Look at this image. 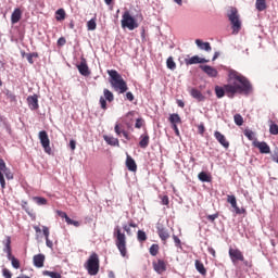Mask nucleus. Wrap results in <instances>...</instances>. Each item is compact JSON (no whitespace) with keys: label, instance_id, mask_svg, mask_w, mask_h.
I'll return each instance as SVG.
<instances>
[{"label":"nucleus","instance_id":"nucleus-31","mask_svg":"<svg viewBox=\"0 0 278 278\" xmlns=\"http://www.w3.org/2000/svg\"><path fill=\"white\" fill-rule=\"evenodd\" d=\"M255 8L258 12H264L267 8L266 0H256Z\"/></svg>","mask_w":278,"mask_h":278},{"label":"nucleus","instance_id":"nucleus-59","mask_svg":"<svg viewBox=\"0 0 278 278\" xmlns=\"http://www.w3.org/2000/svg\"><path fill=\"white\" fill-rule=\"evenodd\" d=\"M46 245L48 247V249H53V241H51L49 238L46 239Z\"/></svg>","mask_w":278,"mask_h":278},{"label":"nucleus","instance_id":"nucleus-33","mask_svg":"<svg viewBox=\"0 0 278 278\" xmlns=\"http://www.w3.org/2000/svg\"><path fill=\"white\" fill-rule=\"evenodd\" d=\"M22 56L26 58L29 64H34V58H38V52L23 53Z\"/></svg>","mask_w":278,"mask_h":278},{"label":"nucleus","instance_id":"nucleus-14","mask_svg":"<svg viewBox=\"0 0 278 278\" xmlns=\"http://www.w3.org/2000/svg\"><path fill=\"white\" fill-rule=\"evenodd\" d=\"M152 266L157 275L166 273V262H164V260H157V262H153Z\"/></svg>","mask_w":278,"mask_h":278},{"label":"nucleus","instance_id":"nucleus-27","mask_svg":"<svg viewBox=\"0 0 278 278\" xmlns=\"http://www.w3.org/2000/svg\"><path fill=\"white\" fill-rule=\"evenodd\" d=\"M195 45L204 51H212V46L210 45V42H203L201 39H197Z\"/></svg>","mask_w":278,"mask_h":278},{"label":"nucleus","instance_id":"nucleus-28","mask_svg":"<svg viewBox=\"0 0 278 278\" xmlns=\"http://www.w3.org/2000/svg\"><path fill=\"white\" fill-rule=\"evenodd\" d=\"M226 87L227 85H224V87H220V86L215 87V94L217 99H223V97H225V93H227Z\"/></svg>","mask_w":278,"mask_h":278},{"label":"nucleus","instance_id":"nucleus-13","mask_svg":"<svg viewBox=\"0 0 278 278\" xmlns=\"http://www.w3.org/2000/svg\"><path fill=\"white\" fill-rule=\"evenodd\" d=\"M156 231H157L159 238H161L163 242H166L170 238L168 230L164 228V225L162 224L156 225Z\"/></svg>","mask_w":278,"mask_h":278},{"label":"nucleus","instance_id":"nucleus-10","mask_svg":"<svg viewBox=\"0 0 278 278\" xmlns=\"http://www.w3.org/2000/svg\"><path fill=\"white\" fill-rule=\"evenodd\" d=\"M228 255L233 264V266H238V262H244V254L240 249L230 248L228 251Z\"/></svg>","mask_w":278,"mask_h":278},{"label":"nucleus","instance_id":"nucleus-61","mask_svg":"<svg viewBox=\"0 0 278 278\" xmlns=\"http://www.w3.org/2000/svg\"><path fill=\"white\" fill-rule=\"evenodd\" d=\"M76 146H77V142H75V140L70 141V148L72 149V151H75Z\"/></svg>","mask_w":278,"mask_h":278},{"label":"nucleus","instance_id":"nucleus-24","mask_svg":"<svg viewBox=\"0 0 278 278\" xmlns=\"http://www.w3.org/2000/svg\"><path fill=\"white\" fill-rule=\"evenodd\" d=\"M22 16H23V11H21V9H15L11 15L12 25H16V23L21 21Z\"/></svg>","mask_w":278,"mask_h":278},{"label":"nucleus","instance_id":"nucleus-34","mask_svg":"<svg viewBox=\"0 0 278 278\" xmlns=\"http://www.w3.org/2000/svg\"><path fill=\"white\" fill-rule=\"evenodd\" d=\"M42 275L45 277H51V278H62V275L58 271H50V270H43Z\"/></svg>","mask_w":278,"mask_h":278},{"label":"nucleus","instance_id":"nucleus-63","mask_svg":"<svg viewBox=\"0 0 278 278\" xmlns=\"http://www.w3.org/2000/svg\"><path fill=\"white\" fill-rule=\"evenodd\" d=\"M207 251L211 255H213V257H216V250H214V248H208Z\"/></svg>","mask_w":278,"mask_h":278},{"label":"nucleus","instance_id":"nucleus-7","mask_svg":"<svg viewBox=\"0 0 278 278\" xmlns=\"http://www.w3.org/2000/svg\"><path fill=\"white\" fill-rule=\"evenodd\" d=\"M121 23L123 29L127 28L130 31H134V29H138V22L134 16H131V13H129V11L124 12Z\"/></svg>","mask_w":278,"mask_h":278},{"label":"nucleus","instance_id":"nucleus-51","mask_svg":"<svg viewBox=\"0 0 278 278\" xmlns=\"http://www.w3.org/2000/svg\"><path fill=\"white\" fill-rule=\"evenodd\" d=\"M64 45H66V38L60 37V38L58 39V46H59V47H64Z\"/></svg>","mask_w":278,"mask_h":278},{"label":"nucleus","instance_id":"nucleus-2","mask_svg":"<svg viewBox=\"0 0 278 278\" xmlns=\"http://www.w3.org/2000/svg\"><path fill=\"white\" fill-rule=\"evenodd\" d=\"M108 75L110 76V84L115 92L119 94H125L129 87H127V81L123 78V76L116 72V70H109Z\"/></svg>","mask_w":278,"mask_h":278},{"label":"nucleus","instance_id":"nucleus-12","mask_svg":"<svg viewBox=\"0 0 278 278\" xmlns=\"http://www.w3.org/2000/svg\"><path fill=\"white\" fill-rule=\"evenodd\" d=\"M26 101L29 110H31L33 112L40 108V105L38 104V94L36 93L33 96H28Z\"/></svg>","mask_w":278,"mask_h":278},{"label":"nucleus","instance_id":"nucleus-25","mask_svg":"<svg viewBox=\"0 0 278 278\" xmlns=\"http://www.w3.org/2000/svg\"><path fill=\"white\" fill-rule=\"evenodd\" d=\"M103 138L106 144H110V147H121V142L118 141V138L108 136V135H104Z\"/></svg>","mask_w":278,"mask_h":278},{"label":"nucleus","instance_id":"nucleus-46","mask_svg":"<svg viewBox=\"0 0 278 278\" xmlns=\"http://www.w3.org/2000/svg\"><path fill=\"white\" fill-rule=\"evenodd\" d=\"M2 276L4 278H12V271H10V269H8V268H3L2 269Z\"/></svg>","mask_w":278,"mask_h":278},{"label":"nucleus","instance_id":"nucleus-58","mask_svg":"<svg viewBox=\"0 0 278 278\" xmlns=\"http://www.w3.org/2000/svg\"><path fill=\"white\" fill-rule=\"evenodd\" d=\"M126 99H127L128 101H134V99H135L134 93H131V91H128V92L126 93Z\"/></svg>","mask_w":278,"mask_h":278},{"label":"nucleus","instance_id":"nucleus-32","mask_svg":"<svg viewBox=\"0 0 278 278\" xmlns=\"http://www.w3.org/2000/svg\"><path fill=\"white\" fill-rule=\"evenodd\" d=\"M198 179H200V181H204V182H207L210 184V181H212V176H210L207 173L205 172H201L199 175H198Z\"/></svg>","mask_w":278,"mask_h":278},{"label":"nucleus","instance_id":"nucleus-36","mask_svg":"<svg viewBox=\"0 0 278 278\" xmlns=\"http://www.w3.org/2000/svg\"><path fill=\"white\" fill-rule=\"evenodd\" d=\"M166 65H167V68H169V71H175V68H177V63H175V60H173V56H169L167 59Z\"/></svg>","mask_w":278,"mask_h":278},{"label":"nucleus","instance_id":"nucleus-38","mask_svg":"<svg viewBox=\"0 0 278 278\" xmlns=\"http://www.w3.org/2000/svg\"><path fill=\"white\" fill-rule=\"evenodd\" d=\"M87 28L89 31H94V29H97V20L91 18L89 22H87Z\"/></svg>","mask_w":278,"mask_h":278},{"label":"nucleus","instance_id":"nucleus-29","mask_svg":"<svg viewBox=\"0 0 278 278\" xmlns=\"http://www.w3.org/2000/svg\"><path fill=\"white\" fill-rule=\"evenodd\" d=\"M149 140H150V137H149L148 134L141 135L140 136V141H139V147L141 149H147V147H149Z\"/></svg>","mask_w":278,"mask_h":278},{"label":"nucleus","instance_id":"nucleus-30","mask_svg":"<svg viewBox=\"0 0 278 278\" xmlns=\"http://www.w3.org/2000/svg\"><path fill=\"white\" fill-rule=\"evenodd\" d=\"M170 125H181V117L177 113H173L169 115Z\"/></svg>","mask_w":278,"mask_h":278},{"label":"nucleus","instance_id":"nucleus-54","mask_svg":"<svg viewBox=\"0 0 278 278\" xmlns=\"http://www.w3.org/2000/svg\"><path fill=\"white\" fill-rule=\"evenodd\" d=\"M123 229H124V231H126L127 236H131V227L130 226L124 225Z\"/></svg>","mask_w":278,"mask_h":278},{"label":"nucleus","instance_id":"nucleus-16","mask_svg":"<svg viewBox=\"0 0 278 278\" xmlns=\"http://www.w3.org/2000/svg\"><path fill=\"white\" fill-rule=\"evenodd\" d=\"M0 173H3L7 179H14V174L8 168V165H5V161L3 159H0Z\"/></svg>","mask_w":278,"mask_h":278},{"label":"nucleus","instance_id":"nucleus-41","mask_svg":"<svg viewBox=\"0 0 278 278\" xmlns=\"http://www.w3.org/2000/svg\"><path fill=\"white\" fill-rule=\"evenodd\" d=\"M233 118H235L236 125H238L239 127H242V125H244V118L242 117V115L236 114Z\"/></svg>","mask_w":278,"mask_h":278},{"label":"nucleus","instance_id":"nucleus-56","mask_svg":"<svg viewBox=\"0 0 278 278\" xmlns=\"http://www.w3.org/2000/svg\"><path fill=\"white\" fill-rule=\"evenodd\" d=\"M198 131H199V134H201V136H203V134H205V126L203 124L198 126Z\"/></svg>","mask_w":278,"mask_h":278},{"label":"nucleus","instance_id":"nucleus-55","mask_svg":"<svg viewBox=\"0 0 278 278\" xmlns=\"http://www.w3.org/2000/svg\"><path fill=\"white\" fill-rule=\"evenodd\" d=\"M22 207H23V210H25L26 214L31 216V212L29 211V207H27V202H23Z\"/></svg>","mask_w":278,"mask_h":278},{"label":"nucleus","instance_id":"nucleus-44","mask_svg":"<svg viewBox=\"0 0 278 278\" xmlns=\"http://www.w3.org/2000/svg\"><path fill=\"white\" fill-rule=\"evenodd\" d=\"M160 199H161L162 205H169L170 200H168V195H161Z\"/></svg>","mask_w":278,"mask_h":278},{"label":"nucleus","instance_id":"nucleus-50","mask_svg":"<svg viewBox=\"0 0 278 278\" xmlns=\"http://www.w3.org/2000/svg\"><path fill=\"white\" fill-rule=\"evenodd\" d=\"M206 218H207V220H210V223H214V220H216V218H218V213H215L213 215H207Z\"/></svg>","mask_w":278,"mask_h":278},{"label":"nucleus","instance_id":"nucleus-60","mask_svg":"<svg viewBox=\"0 0 278 278\" xmlns=\"http://www.w3.org/2000/svg\"><path fill=\"white\" fill-rule=\"evenodd\" d=\"M172 129H174L176 136H181L180 132H179V128L177 127V124L176 125H172Z\"/></svg>","mask_w":278,"mask_h":278},{"label":"nucleus","instance_id":"nucleus-64","mask_svg":"<svg viewBox=\"0 0 278 278\" xmlns=\"http://www.w3.org/2000/svg\"><path fill=\"white\" fill-rule=\"evenodd\" d=\"M122 134H123V136H124V138L126 139V140H129L130 138H129V132H127V130H122Z\"/></svg>","mask_w":278,"mask_h":278},{"label":"nucleus","instance_id":"nucleus-17","mask_svg":"<svg viewBox=\"0 0 278 278\" xmlns=\"http://www.w3.org/2000/svg\"><path fill=\"white\" fill-rule=\"evenodd\" d=\"M56 214L60 218H64L67 225H73L74 227H79L81 225L78 220L71 219L64 211H56Z\"/></svg>","mask_w":278,"mask_h":278},{"label":"nucleus","instance_id":"nucleus-39","mask_svg":"<svg viewBox=\"0 0 278 278\" xmlns=\"http://www.w3.org/2000/svg\"><path fill=\"white\" fill-rule=\"evenodd\" d=\"M66 18V11L64 9H59L56 11V21H64Z\"/></svg>","mask_w":278,"mask_h":278},{"label":"nucleus","instance_id":"nucleus-57","mask_svg":"<svg viewBox=\"0 0 278 278\" xmlns=\"http://www.w3.org/2000/svg\"><path fill=\"white\" fill-rule=\"evenodd\" d=\"M173 239H174V242H175L176 247H180V245H181V240L178 239L177 236L174 235V236H173Z\"/></svg>","mask_w":278,"mask_h":278},{"label":"nucleus","instance_id":"nucleus-11","mask_svg":"<svg viewBox=\"0 0 278 278\" xmlns=\"http://www.w3.org/2000/svg\"><path fill=\"white\" fill-rule=\"evenodd\" d=\"M77 70L84 77H88L90 75V68L88 67V62L85 58H81L80 64L77 65Z\"/></svg>","mask_w":278,"mask_h":278},{"label":"nucleus","instance_id":"nucleus-26","mask_svg":"<svg viewBox=\"0 0 278 278\" xmlns=\"http://www.w3.org/2000/svg\"><path fill=\"white\" fill-rule=\"evenodd\" d=\"M195 270H198V273H200V275H203V277H205V275H207V269H205V265H203V262L195 260Z\"/></svg>","mask_w":278,"mask_h":278},{"label":"nucleus","instance_id":"nucleus-18","mask_svg":"<svg viewBox=\"0 0 278 278\" xmlns=\"http://www.w3.org/2000/svg\"><path fill=\"white\" fill-rule=\"evenodd\" d=\"M206 62H210V60L201 59L199 55H194L185 60V64H187V66H192V64H206Z\"/></svg>","mask_w":278,"mask_h":278},{"label":"nucleus","instance_id":"nucleus-19","mask_svg":"<svg viewBox=\"0 0 278 278\" xmlns=\"http://www.w3.org/2000/svg\"><path fill=\"white\" fill-rule=\"evenodd\" d=\"M214 138L217 140V142H219V144H222V147H224V149H229V142L227 141V137H225V135H223L220 131H215Z\"/></svg>","mask_w":278,"mask_h":278},{"label":"nucleus","instance_id":"nucleus-3","mask_svg":"<svg viewBox=\"0 0 278 278\" xmlns=\"http://www.w3.org/2000/svg\"><path fill=\"white\" fill-rule=\"evenodd\" d=\"M113 237L115 238V247H117L122 257H127V237L121 226L114 227Z\"/></svg>","mask_w":278,"mask_h":278},{"label":"nucleus","instance_id":"nucleus-35","mask_svg":"<svg viewBox=\"0 0 278 278\" xmlns=\"http://www.w3.org/2000/svg\"><path fill=\"white\" fill-rule=\"evenodd\" d=\"M269 123V134H271V136H278V125L275 124L273 121H270Z\"/></svg>","mask_w":278,"mask_h":278},{"label":"nucleus","instance_id":"nucleus-15","mask_svg":"<svg viewBox=\"0 0 278 278\" xmlns=\"http://www.w3.org/2000/svg\"><path fill=\"white\" fill-rule=\"evenodd\" d=\"M253 146L260 150V153L268 154L270 153V146L265 141H254Z\"/></svg>","mask_w":278,"mask_h":278},{"label":"nucleus","instance_id":"nucleus-37","mask_svg":"<svg viewBox=\"0 0 278 278\" xmlns=\"http://www.w3.org/2000/svg\"><path fill=\"white\" fill-rule=\"evenodd\" d=\"M137 240L139 242H147V232H144V230H138Z\"/></svg>","mask_w":278,"mask_h":278},{"label":"nucleus","instance_id":"nucleus-22","mask_svg":"<svg viewBox=\"0 0 278 278\" xmlns=\"http://www.w3.org/2000/svg\"><path fill=\"white\" fill-rule=\"evenodd\" d=\"M200 68H202L208 77H218V71L210 65H201Z\"/></svg>","mask_w":278,"mask_h":278},{"label":"nucleus","instance_id":"nucleus-9","mask_svg":"<svg viewBox=\"0 0 278 278\" xmlns=\"http://www.w3.org/2000/svg\"><path fill=\"white\" fill-rule=\"evenodd\" d=\"M103 96L100 97L99 103L101 110H108V102L112 103L114 101V93L110 91V89H104L103 90Z\"/></svg>","mask_w":278,"mask_h":278},{"label":"nucleus","instance_id":"nucleus-5","mask_svg":"<svg viewBox=\"0 0 278 278\" xmlns=\"http://www.w3.org/2000/svg\"><path fill=\"white\" fill-rule=\"evenodd\" d=\"M85 268L88 271V275H91L94 277V275H99V268H100V261H99V254L93 252L87 262L85 263Z\"/></svg>","mask_w":278,"mask_h":278},{"label":"nucleus","instance_id":"nucleus-52","mask_svg":"<svg viewBox=\"0 0 278 278\" xmlns=\"http://www.w3.org/2000/svg\"><path fill=\"white\" fill-rule=\"evenodd\" d=\"M240 262H242L243 265L247 266V268H253V262H251V261H245V260H244V256H243V261H240Z\"/></svg>","mask_w":278,"mask_h":278},{"label":"nucleus","instance_id":"nucleus-48","mask_svg":"<svg viewBox=\"0 0 278 278\" xmlns=\"http://www.w3.org/2000/svg\"><path fill=\"white\" fill-rule=\"evenodd\" d=\"M114 131L117 136H121L123 134V131H125V129L121 128V124H116L114 127Z\"/></svg>","mask_w":278,"mask_h":278},{"label":"nucleus","instance_id":"nucleus-42","mask_svg":"<svg viewBox=\"0 0 278 278\" xmlns=\"http://www.w3.org/2000/svg\"><path fill=\"white\" fill-rule=\"evenodd\" d=\"M35 203H37V205H47L48 201L46 198L42 197H35L33 198Z\"/></svg>","mask_w":278,"mask_h":278},{"label":"nucleus","instance_id":"nucleus-21","mask_svg":"<svg viewBox=\"0 0 278 278\" xmlns=\"http://www.w3.org/2000/svg\"><path fill=\"white\" fill-rule=\"evenodd\" d=\"M45 254H36L33 257L34 266H36V268H42L45 266Z\"/></svg>","mask_w":278,"mask_h":278},{"label":"nucleus","instance_id":"nucleus-6","mask_svg":"<svg viewBox=\"0 0 278 278\" xmlns=\"http://www.w3.org/2000/svg\"><path fill=\"white\" fill-rule=\"evenodd\" d=\"M4 244V253H7V257L8 260L11 261V264L13 266V268H21V261H18V258L12 256V238L7 237L5 240L3 241Z\"/></svg>","mask_w":278,"mask_h":278},{"label":"nucleus","instance_id":"nucleus-40","mask_svg":"<svg viewBox=\"0 0 278 278\" xmlns=\"http://www.w3.org/2000/svg\"><path fill=\"white\" fill-rule=\"evenodd\" d=\"M157 253H160V245L152 244L150 247V255H152V257H155V255H157Z\"/></svg>","mask_w":278,"mask_h":278},{"label":"nucleus","instance_id":"nucleus-43","mask_svg":"<svg viewBox=\"0 0 278 278\" xmlns=\"http://www.w3.org/2000/svg\"><path fill=\"white\" fill-rule=\"evenodd\" d=\"M227 203H230L231 207H236V205H238V200H236V195H227Z\"/></svg>","mask_w":278,"mask_h":278},{"label":"nucleus","instance_id":"nucleus-1","mask_svg":"<svg viewBox=\"0 0 278 278\" xmlns=\"http://www.w3.org/2000/svg\"><path fill=\"white\" fill-rule=\"evenodd\" d=\"M253 85L249 78L240 74L236 70H230L228 73V84L226 85V94L233 99L236 94H251Z\"/></svg>","mask_w":278,"mask_h":278},{"label":"nucleus","instance_id":"nucleus-8","mask_svg":"<svg viewBox=\"0 0 278 278\" xmlns=\"http://www.w3.org/2000/svg\"><path fill=\"white\" fill-rule=\"evenodd\" d=\"M39 140L45 153L51 155V140L49 139V134L46 130L39 131Z\"/></svg>","mask_w":278,"mask_h":278},{"label":"nucleus","instance_id":"nucleus-20","mask_svg":"<svg viewBox=\"0 0 278 278\" xmlns=\"http://www.w3.org/2000/svg\"><path fill=\"white\" fill-rule=\"evenodd\" d=\"M126 167L131 173H136V170H138V165L136 164V161L129 154H127V156H126Z\"/></svg>","mask_w":278,"mask_h":278},{"label":"nucleus","instance_id":"nucleus-53","mask_svg":"<svg viewBox=\"0 0 278 278\" xmlns=\"http://www.w3.org/2000/svg\"><path fill=\"white\" fill-rule=\"evenodd\" d=\"M43 236L46 239H49V227L43 226L42 227Z\"/></svg>","mask_w":278,"mask_h":278},{"label":"nucleus","instance_id":"nucleus-62","mask_svg":"<svg viewBox=\"0 0 278 278\" xmlns=\"http://www.w3.org/2000/svg\"><path fill=\"white\" fill-rule=\"evenodd\" d=\"M271 160L273 162H276V164H278V151L274 152V154L271 155Z\"/></svg>","mask_w":278,"mask_h":278},{"label":"nucleus","instance_id":"nucleus-45","mask_svg":"<svg viewBox=\"0 0 278 278\" xmlns=\"http://www.w3.org/2000/svg\"><path fill=\"white\" fill-rule=\"evenodd\" d=\"M3 175V172H0V186L2 190H5V177Z\"/></svg>","mask_w":278,"mask_h":278},{"label":"nucleus","instance_id":"nucleus-23","mask_svg":"<svg viewBox=\"0 0 278 278\" xmlns=\"http://www.w3.org/2000/svg\"><path fill=\"white\" fill-rule=\"evenodd\" d=\"M190 94L193 99H195L197 101H205V96H203V93L201 92V90L197 89V88H191L190 89Z\"/></svg>","mask_w":278,"mask_h":278},{"label":"nucleus","instance_id":"nucleus-47","mask_svg":"<svg viewBox=\"0 0 278 278\" xmlns=\"http://www.w3.org/2000/svg\"><path fill=\"white\" fill-rule=\"evenodd\" d=\"M142 125H144V121L142 118H137L135 124L136 129H141Z\"/></svg>","mask_w":278,"mask_h":278},{"label":"nucleus","instance_id":"nucleus-4","mask_svg":"<svg viewBox=\"0 0 278 278\" xmlns=\"http://www.w3.org/2000/svg\"><path fill=\"white\" fill-rule=\"evenodd\" d=\"M227 16L228 21H230L232 34H240V29H242V22L240 21L238 9L236 7H230L227 12Z\"/></svg>","mask_w":278,"mask_h":278},{"label":"nucleus","instance_id":"nucleus-49","mask_svg":"<svg viewBox=\"0 0 278 278\" xmlns=\"http://www.w3.org/2000/svg\"><path fill=\"white\" fill-rule=\"evenodd\" d=\"M232 207H233L236 214H247V210L245 208H240L238 206V204H236V206H232Z\"/></svg>","mask_w":278,"mask_h":278}]
</instances>
